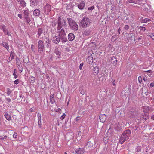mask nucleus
Segmentation results:
<instances>
[{
    "instance_id": "f257e3e1",
    "label": "nucleus",
    "mask_w": 154,
    "mask_h": 154,
    "mask_svg": "<svg viewBox=\"0 0 154 154\" xmlns=\"http://www.w3.org/2000/svg\"><path fill=\"white\" fill-rule=\"evenodd\" d=\"M131 134L130 130L127 129L122 134L120 138L119 142L121 144H123L125 141L128 139Z\"/></svg>"
},
{
    "instance_id": "f03ea898",
    "label": "nucleus",
    "mask_w": 154,
    "mask_h": 154,
    "mask_svg": "<svg viewBox=\"0 0 154 154\" xmlns=\"http://www.w3.org/2000/svg\"><path fill=\"white\" fill-rule=\"evenodd\" d=\"M67 20L70 28L74 31L78 30V26L74 20L71 18H67Z\"/></svg>"
},
{
    "instance_id": "7ed1b4c3",
    "label": "nucleus",
    "mask_w": 154,
    "mask_h": 154,
    "mask_svg": "<svg viewBox=\"0 0 154 154\" xmlns=\"http://www.w3.org/2000/svg\"><path fill=\"white\" fill-rule=\"evenodd\" d=\"M80 23L82 28H86L90 25L91 20L88 17H84L81 20Z\"/></svg>"
},
{
    "instance_id": "20e7f679",
    "label": "nucleus",
    "mask_w": 154,
    "mask_h": 154,
    "mask_svg": "<svg viewBox=\"0 0 154 154\" xmlns=\"http://www.w3.org/2000/svg\"><path fill=\"white\" fill-rule=\"evenodd\" d=\"M57 29L58 31L61 30L63 27L66 26V21L63 18L59 17L57 20Z\"/></svg>"
},
{
    "instance_id": "39448f33",
    "label": "nucleus",
    "mask_w": 154,
    "mask_h": 154,
    "mask_svg": "<svg viewBox=\"0 0 154 154\" xmlns=\"http://www.w3.org/2000/svg\"><path fill=\"white\" fill-rule=\"evenodd\" d=\"M59 31V37L63 42H65L67 41L66 36L63 28Z\"/></svg>"
},
{
    "instance_id": "423d86ee",
    "label": "nucleus",
    "mask_w": 154,
    "mask_h": 154,
    "mask_svg": "<svg viewBox=\"0 0 154 154\" xmlns=\"http://www.w3.org/2000/svg\"><path fill=\"white\" fill-rule=\"evenodd\" d=\"M51 8V6L49 4H46L44 7L43 11L47 15H49Z\"/></svg>"
},
{
    "instance_id": "0eeeda50",
    "label": "nucleus",
    "mask_w": 154,
    "mask_h": 154,
    "mask_svg": "<svg viewBox=\"0 0 154 154\" xmlns=\"http://www.w3.org/2000/svg\"><path fill=\"white\" fill-rule=\"evenodd\" d=\"M38 51L41 53L43 52L44 50V46L43 42L41 40H39L38 44Z\"/></svg>"
},
{
    "instance_id": "6e6552de",
    "label": "nucleus",
    "mask_w": 154,
    "mask_h": 154,
    "mask_svg": "<svg viewBox=\"0 0 154 154\" xmlns=\"http://www.w3.org/2000/svg\"><path fill=\"white\" fill-rule=\"evenodd\" d=\"M51 39L53 42L56 44H58L60 41L59 36L56 35H52Z\"/></svg>"
},
{
    "instance_id": "1a4fd4ad",
    "label": "nucleus",
    "mask_w": 154,
    "mask_h": 154,
    "mask_svg": "<svg viewBox=\"0 0 154 154\" xmlns=\"http://www.w3.org/2000/svg\"><path fill=\"white\" fill-rule=\"evenodd\" d=\"M16 63L17 64V67L20 71V72H21L23 71V68L22 67L21 64L20 63V60L18 58H17L16 59Z\"/></svg>"
},
{
    "instance_id": "9d476101",
    "label": "nucleus",
    "mask_w": 154,
    "mask_h": 154,
    "mask_svg": "<svg viewBox=\"0 0 154 154\" xmlns=\"http://www.w3.org/2000/svg\"><path fill=\"white\" fill-rule=\"evenodd\" d=\"M85 5V2L83 1H81L78 4L77 6L79 9L83 10L84 8Z\"/></svg>"
},
{
    "instance_id": "9b49d317",
    "label": "nucleus",
    "mask_w": 154,
    "mask_h": 154,
    "mask_svg": "<svg viewBox=\"0 0 154 154\" xmlns=\"http://www.w3.org/2000/svg\"><path fill=\"white\" fill-rule=\"evenodd\" d=\"M99 118L100 121L102 122L103 123L105 122L106 119V116L105 114H103L100 116Z\"/></svg>"
},
{
    "instance_id": "f8f14e48",
    "label": "nucleus",
    "mask_w": 154,
    "mask_h": 154,
    "mask_svg": "<svg viewBox=\"0 0 154 154\" xmlns=\"http://www.w3.org/2000/svg\"><path fill=\"white\" fill-rule=\"evenodd\" d=\"M111 61L112 64L114 66H116L117 63V60L116 58L113 56L111 57Z\"/></svg>"
},
{
    "instance_id": "ddd939ff",
    "label": "nucleus",
    "mask_w": 154,
    "mask_h": 154,
    "mask_svg": "<svg viewBox=\"0 0 154 154\" xmlns=\"http://www.w3.org/2000/svg\"><path fill=\"white\" fill-rule=\"evenodd\" d=\"M40 14V11L38 9H35L33 12V14L34 16L35 17H38Z\"/></svg>"
},
{
    "instance_id": "4468645a",
    "label": "nucleus",
    "mask_w": 154,
    "mask_h": 154,
    "mask_svg": "<svg viewBox=\"0 0 154 154\" xmlns=\"http://www.w3.org/2000/svg\"><path fill=\"white\" fill-rule=\"evenodd\" d=\"M68 38L69 40L72 41L75 38V36L73 33H70L68 35Z\"/></svg>"
},
{
    "instance_id": "2eb2a0df",
    "label": "nucleus",
    "mask_w": 154,
    "mask_h": 154,
    "mask_svg": "<svg viewBox=\"0 0 154 154\" xmlns=\"http://www.w3.org/2000/svg\"><path fill=\"white\" fill-rule=\"evenodd\" d=\"M99 72V68L97 66L95 67L93 69V74L94 75H96Z\"/></svg>"
},
{
    "instance_id": "dca6fc26",
    "label": "nucleus",
    "mask_w": 154,
    "mask_h": 154,
    "mask_svg": "<svg viewBox=\"0 0 154 154\" xmlns=\"http://www.w3.org/2000/svg\"><path fill=\"white\" fill-rule=\"evenodd\" d=\"M75 152L77 154H81L84 153L83 149L79 148L75 150Z\"/></svg>"
},
{
    "instance_id": "f3484780",
    "label": "nucleus",
    "mask_w": 154,
    "mask_h": 154,
    "mask_svg": "<svg viewBox=\"0 0 154 154\" xmlns=\"http://www.w3.org/2000/svg\"><path fill=\"white\" fill-rule=\"evenodd\" d=\"M14 58V53L11 51L10 53V56L7 60L8 62H11Z\"/></svg>"
},
{
    "instance_id": "a211bd4d",
    "label": "nucleus",
    "mask_w": 154,
    "mask_h": 154,
    "mask_svg": "<svg viewBox=\"0 0 154 154\" xmlns=\"http://www.w3.org/2000/svg\"><path fill=\"white\" fill-rule=\"evenodd\" d=\"M4 115L5 116L6 119L10 121L11 120V118L10 115L7 112H4Z\"/></svg>"
},
{
    "instance_id": "6ab92c4d",
    "label": "nucleus",
    "mask_w": 154,
    "mask_h": 154,
    "mask_svg": "<svg viewBox=\"0 0 154 154\" xmlns=\"http://www.w3.org/2000/svg\"><path fill=\"white\" fill-rule=\"evenodd\" d=\"M17 2L21 6L23 7L26 6V3L24 0H17Z\"/></svg>"
},
{
    "instance_id": "aec40b11",
    "label": "nucleus",
    "mask_w": 154,
    "mask_h": 154,
    "mask_svg": "<svg viewBox=\"0 0 154 154\" xmlns=\"http://www.w3.org/2000/svg\"><path fill=\"white\" fill-rule=\"evenodd\" d=\"M50 102L51 104H53L54 103L55 100L53 94H51L50 97Z\"/></svg>"
},
{
    "instance_id": "412c9836",
    "label": "nucleus",
    "mask_w": 154,
    "mask_h": 154,
    "mask_svg": "<svg viewBox=\"0 0 154 154\" xmlns=\"http://www.w3.org/2000/svg\"><path fill=\"white\" fill-rule=\"evenodd\" d=\"M39 2L38 0H31V4L34 6H36L38 5Z\"/></svg>"
},
{
    "instance_id": "4be33fe9",
    "label": "nucleus",
    "mask_w": 154,
    "mask_h": 154,
    "mask_svg": "<svg viewBox=\"0 0 154 154\" xmlns=\"http://www.w3.org/2000/svg\"><path fill=\"white\" fill-rule=\"evenodd\" d=\"M24 17L29 16V10L27 8H26L23 11Z\"/></svg>"
},
{
    "instance_id": "5701e85b",
    "label": "nucleus",
    "mask_w": 154,
    "mask_h": 154,
    "mask_svg": "<svg viewBox=\"0 0 154 154\" xmlns=\"http://www.w3.org/2000/svg\"><path fill=\"white\" fill-rule=\"evenodd\" d=\"M24 17L25 22L28 23H29L31 20L29 16H26Z\"/></svg>"
},
{
    "instance_id": "b1692460",
    "label": "nucleus",
    "mask_w": 154,
    "mask_h": 154,
    "mask_svg": "<svg viewBox=\"0 0 154 154\" xmlns=\"http://www.w3.org/2000/svg\"><path fill=\"white\" fill-rule=\"evenodd\" d=\"M106 76L105 75H103L99 78V80L102 82L105 81L106 79Z\"/></svg>"
},
{
    "instance_id": "393cba45",
    "label": "nucleus",
    "mask_w": 154,
    "mask_h": 154,
    "mask_svg": "<svg viewBox=\"0 0 154 154\" xmlns=\"http://www.w3.org/2000/svg\"><path fill=\"white\" fill-rule=\"evenodd\" d=\"M43 30L42 28H39L38 29L37 34L40 36L41 34L43 33Z\"/></svg>"
},
{
    "instance_id": "a878e982",
    "label": "nucleus",
    "mask_w": 154,
    "mask_h": 154,
    "mask_svg": "<svg viewBox=\"0 0 154 154\" xmlns=\"http://www.w3.org/2000/svg\"><path fill=\"white\" fill-rule=\"evenodd\" d=\"M147 36L150 37L152 40H154V33H148Z\"/></svg>"
},
{
    "instance_id": "bb28decb",
    "label": "nucleus",
    "mask_w": 154,
    "mask_h": 154,
    "mask_svg": "<svg viewBox=\"0 0 154 154\" xmlns=\"http://www.w3.org/2000/svg\"><path fill=\"white\" fill-rule=\"evenodd\" d=\"M29 80L30 83H33L35 82V79L34 77L31 76Z\"/></svg>"
},
{
    "instance_id": "cd10ccee",
    "label": "nucleus",
    "mask_w": 154,
    "mask_h": 154,
    "mask_svg": "<svg viewBox=\"0 0 154 154\" xmlns=\"http://www.w3.org/2000/svg\"><path fill=\"white\" fill-rule=\"evenodd\" d=\"M2 45L5 47L8 50L9 47L8 44L5 42H3L2 43Z\"/></svg>"
},
{
    "instance_id": "c85d7f7f",
    "label": "nucleus",
    "mask_w": 154,
    "mask_h": 154,
    "mask_svg": "<svg viewBox=\"0 0 154 154\" xmlns=\"http://www.w3.org/2000/svg\"><path fill=\"white\" fill-rule=\"evenodd\" d=\"M118 38V36L116 35L112 36L111 38V41L113 42H114Z\"/></svg>"
},
{
    "instance_id": "c756f323",
    "label": "nucleus",
    "mask_w": 154,
    "mask_h": 154,
    "mask_svg": "<svg viewBox=\"0 0 154 154\" xmlns=\"http://www.w3.org/2000/svg\"><path fill=\"white\" fill-rule=\"evenodd\" d=\"M150 19L149 18H145L143 20V22L145 23H146L147 22H150Z\"/></svg>"
},
{
    "instance_id": "7c9ffc66",
    "label": "nucleus",
    "mask_w": 154,
    "mask_h": 154,
    "mask_svg": "<svg viewBox=\"0 0 154 154\" xmlns=\"http://www.w3.org/2000/svg\"><path fill=\"white\" fill-rule=\"evenodd\" d=\"M126 3L127 4H129L131 3H135V2L134 0H127L126 1Z\"/></svg>"
},
{
    "instance_id": "2f4dec72",
    "label": "nucleus",
    "mask_w": 154,
    "mask_h": 154,
    "mask_svg": "<svg viewBox=\"0 0 154 154\" xmlns=\"http://www.w3.org/2000/svg\"><path fill=\"white\" fill-rule=\"evenodd\" d=\"M46 40L45 41V42L47 44V46H48V44H50V40L49 38H45Z\"/></svg>"
},
{
    "instance_id": "473e14b6",
    "label": "nucleus",
    "mask_w": 154,
    "mask_h": 154,
    "mask_svg": "<svg viewBox=\"0 0 154 154\" xmlns=\"http://www.w3.org/2000/svg\"><path fill=\"white\" fill-rule=\"evenodd\" d=\"M94 6H93L91 7L88 8V11L89 12H90L93 10L94 9Z\"/></svg>"
},
{
    "instance_id": "72a5a7b5",
    "label": "nucleus",
    "mask_w": 154,
    "mask_h": 154,
    "mask_svg": "<svg viewBox=\"0 0 154 154\" xmlns=\"http://www.w3.org/2000/svg\"><path fill=\"white\" fill-rule=\"evenodd\" d=\"M138 28L139 29L143 31H145L146 30V28L144 26H140L138 27Z\"/></svg>"
},
{
    "instance_id": "f704fd0d",
    "label": "nucleus",
    "mask_w": 154,
    "mask_h": 154,
    "mask_svg": "<svg viewBox=\"0 0 154 154\" xmlns=\"http://www.w3.org/2000/svg\"><path fill=\"white\" fill-rule=\"evenodd\" d=\"M38 117V120H41V113L40 112H38L37 114Z\"/></svg>"
},
{
    "instance_id": "c9c22d12",
    "label": "nucleus",
    "mask_w": 154,
    "mask_h": 154,
    "mask_svg": "<svg viewBox=\"0 0 154 154\" xmlns=\"http://www.w3.org/2000/svg\"><path fill=\"white\" fill-rule=\"evenodd\" d=\"M7 137L6 136H0V139L1 140H4L7 139Z\"/></svg>"
},
{
    "instance_id": "e433bc0d",
    "label": "nucleus",
    "mask_w": 154,
    "mask_h": 154,
    "mask_svg": "<svg viewBox=\"0 0 154 154\" xmlns=\"http://www.w3.org/2000/svg\"><path fill=\"white\" fill-rule=\"evenodd\" d=\"M7 94L9 96L11 93L12 91L9 88H7Z\"/></svg>"
},
{
    "instance_id": "4c0bfd02",
    "label": "nucleus",
    "mask_w": 154,
    "mask_h": 154,
    "mask_svg": "<svg viewBox=\"0 0 154 154\" xmlns=\"http://www.w3.org/2000/svg\"><path fill=\"white\" fill-rule=\"evenodd\" d=\"M141 148L140 146H138L136 149V152H139L141 151Z\"/></svg>"
},
{
    "instance_id": "58836bf2",
    "label": "nucleus",
    "mask_w": 154,
    "mask_h": 154,
    "mask_svg": "<svg viewBox=\"0 0 154 154\" xmlns=\"http://www.w3.org/2000/svg\"><path fill=\"white\" fill-rule=\"evenodd\" d=\"M38 124L39 128H41L42 125L41 120H38Z\"/></svg>"
},
{
    "instance_id": "ea45409f",
    "label": "nucleus",
    "mask_w": 154,
    "mask_h": 154,
    "mask_svg": "<svg viewBox=\"0 0 154 154\" xmlns=\"http://www.w3.org/2000/svg\"><path fill=\"white\" fill-rule=\"evenodd\" d=\"M1 28L3 29V31H5V30L6 29L5 28V26L4 25H2L1 27Z\"/></svg>"
},
{
    "instance_id": "a19ab883",
    "label": "nucleus",
    "mask_w": 154,
    "mask_h": 154,
    "mask_svg": "<svg viewBox=\"0 0 154 154\" xmlns=\"http://www.w3.org/2000/svg\"><path fill=\"white\" fill-rule=\"evenodd\" d=\"M138 81L139 83L141 84L142 82V79L140 76H139L138 77Z\"/></svg>"
},
{
    "instance_id": "79ce46f5",
    "label": "nucleus",
    "mask_w": 154,
    "mask_h": 154,
    "mask_svg": "<svg viewBox=\"0 0 154 154\" xmlns=\"http://www.w3.org/2000/svg\"><path fill=\"white\" fill-rule=\"evenodd\" d=\"M129 27L128 25H125L124 26V29L126 30H128L129 29Z\"/></svg>"
},
{
    "instance_id": "37998d69",
    "label": "nucleus",
    "mask_w": 154,
    "mask_h": 154,
    "mask_svg": "<svg viewBox=\"0 0 154 154\" xmlns=\"http://www.w3.org/2000/svg\"><path fill=\"white\" fill-rule=\"evenodd\" d=\"M17 133L14 132L13 135V137L14 138H16L17 137Z\"/></svg>"
},
{
    "instance_id": "c03bdc74",
    "label": "nucleus",
    "mask_w": 154,
    "mask_h": 154,
    "mask_svg": "<svg viewBox=\"0 0 154 154\" xmlns=\"http://www.w3.org/2000/svg\"><path fill=\"white\" fill-rule=\"evenodd\" d=\"M5 31H3V32H4L5 33V34H7L8 35H10V34L9 33V32H8L6 29H5Z\"/></svg>"
},
{
    "instance_id": "a18cd8bd",
    "label": "nucleus",
    "mask_w": 154,
    "mask_h": 154,
    "mask_svg": "<svg viewBox=\"0 0 154 154\" xmlns=\"http://www.w3.org/2000/svg\"><path fill=\"white\" fill-rule=\"evenodd\" d=\"M55 53L57 55H60V52L57 50H56L55 51Z\"/></svg>"
},
{
    "instance_id": "49530a36",
    "label": "nucleus",
    "mask_w": 154,
    "mask_h": 154,
    "mask_svg": "<svg viewBox=\"0 0 154 154\" xmlns=\"http://www.w3.org/2000/svg\"><path fill=\"white\" fill-rule=\"evenodd\" d=\"M83 65V63H81L79 66V69L82 70Z\"/></svg>"
},
{
    "instance_id": "de8ad7c7",
    "label": "nucleus",
    "mask_w": 154,
    "mask_h": 154,
    "mask_svg": "<svg viewBox=\"0 0 154 154\" xmlns=\"http://www.w3.org/2000/svg\"><path fill=\"white\" fill-rule=\"evenodd\" d=\"M112 82L113 85L115 86L116 85L115 80L112 79Z\"/></svg>"
},
{
    "instance_id": "09e8293b",
    "label": "nucleus",
    "mask_w": 154,
    "mask_h": 154,
    "mask_svg": "<svg viewBox=\"0 0 154 154\" xmlns=\"http://www.w3.org/2000/svg\"><path fill=\"white\" fill-rule=\"evenodd\" d=\"M65 116H66L65 114V113H63V114L61 117V118H60L61 119V120L63 119L65 117Z\"/></svg>"
},
{
    "instance_id": "8fccbe9b",
    "label": "nucleus",
    "mask_w": 154,
    "mask_h": 154,
    "mask_svg": "<svg viewBox=\"0 0 154 154\" xmlns=\"http://www.w3.org/2000/svg\"><path fill=\"white\" fill-rule=\"evenodd\" d=\"M14 83L15 84H16V85L18 84L19 83V80L18 79L16 80L14 82Z\"/></svg>"
},
{
    "instance_id": "3c124183",
    "label": "nucleus",
    "mask_w": 154,
    "mask_h": 154,
    "mask_svg": "<svg viewBox=\"0 0 154 154\" xmlns=\"http://www.w3.org/2000/svg\"><path fill=\"white\" fill-rule=\"evenodd\" d=\"M86 145H89L91 146H92V143L91 142H88L87 143Z\"/></svg>"
},
{
    "instance_id": "603ef678",
    "label": "nucleus",
    "mask_w": 154,
    "mask_h": 154,
    "mask_svg": "<svg viewBox=\"0 0 154 154\" xmlns=\"http://www.w3.org/2000/svg\"><path fill=\"white\" fill-rule=\"evenodd\" d=\"M6 99L8 102H10L11 101V99L10 98H6Z\"/></svg>"
},
{
    "instance_id": "864d4df0",
    "label": "nucleus",
    "mask_w": 154,
    "mask_h": 154,
    "mask_svg": "<svg viewBox=\"0 0 154 154\" xmlns=\"http://www.w3.org/2000/svg\"><path fill=\"white\" fill-rule=\"evenodd\" d=\"M13 75L14 78L16 79L17 77V75L14 73H13Z\"/></svg>"
},
{
    "instance_id": "5fc2aeb1",
    "label": "nucleus",
    "mask_w": 154,
    "mask_h": 154,
    "mask_svg": "<svg viewBox=\"0 0 154 154\" xmlns=\"http://www.w3.org/2000/svg\"><path fill=\"white\" fill-rule=\"evenodd\" d=\"M18 16L20 19H22V14H18Z\"/></svg>"
},
{
    "instance_id": "6e6d98bb",
    "label": "nucleus",
    "mask_w": 154,
    "mask_h": 154,
    "mask_svg": "<svg viewBox=\"0 0 154 154\" xmlns=\"http://www.w3.org/2000/svg\"><path fill=\"white\" fill-rule=\"evenodd\" d=\"M31 50L33 51H34V47L33 46V45H31Z\"/></svg>"
},
{
    "instance_id": "4d7b16f0",
    "label": "nucleus",
    "mask_w": 154,
    "mask_h": 154,
    "mask_svg": "<svg viewBox=\"0 0 154 154\" xmlns=\"http://www.w3.org/2000/svg\"><path fill=\"white\" fill-rule=\"evenodd\" d=\"M19 97L20 98H21L22 97V98L24 97V96H23V95H22V93H20Z\"/></svg>"
},
{
    "instance_id": "13d9d810",
    "label": "nucleus",
    "mask_w": 154,
    "mask_h": 154,
    "mask_svg": "<svg viewBox=\"0 0 154 154\" xmlns=\"http://www.w3.org/2000/svg\"><path fill=\"white\" fill-rule=\"evenodd\" d=\"M150 86L152 87L154 86V82H152L150 84Z\"/></svg>"
},
{
    "instance_id": "bf43d9fd",
    "label": "nucleus",
    "mask_w": 154,
    "mask_h": 154,
    "mask_svg": "<svg viewBox=\"0 0 154 154\" xmlns=\"http://www.w3.org/2000/svg\"><path fill=\"white\" fill-rule=\"evenodd\" d=\"M121 29L120 28H119L118 30V33L119 34V35L120 33V31Z\"/></svg>"
},
{
    "instance_id": "052dcab7",
    "label": "nucleus",
    "mask_w": 154,
    "mask_h": 154,
    "mask_svg": "<svg viewBox=\"0 0 154 154\" xmlns=\"http://www.w3.org/2000/svg\"><path fill=\"white\" fill-rule=\"evenodd\" d=\"M146 72H148V73H152V72H153L151 70H149L147 71H145Z\"/></svg>"
},
{
    "instance_id": "680f3d73",
    "label": "nucleus",
    "mask_w": 154,
    "mask_h": 154,
    "mask_svg": "<svg viewBox=\"0 0 154 154\" xmlns=\"http://www.w3.org/2000/svg\"><path fill=\"white\" fill-rule=\"evenodd\" d=\"M30 111L31 112H34V109L33 108H31L30 109Z\"/></svg>"
},
{
    "instance_id": "e2e57ef3",
    "label": "nucleus",
    "mask_w": 154,
    "mask_h": 154,
    "mask_svg": "<svg viewBox=\"0 0 154 154\" xmlns=\"http://www.w3.org/2000/svg\"><path fill=\"white\" fill-rule=\"evenodd\" d=\"M81 94L82 95H84L85 94V91H81L80 92Z\"/></svg>"
},
{
    "instance_id": "0e129e2a",
    "label": "nucleus",
    "mask_w": 154,
    "mask_h": 154,
    "mask_svg": "<svg viewBox=\"0 0 154 154\" xmlns=\"http://www.w3.org/2000/svg\"><path fill=\"white\" fill-rule=\"evenodd\" d=\"M148 116H145L144 117V119L146 120L148 119Z\"/></svg>"
},
{
    "instance_id": "69168bd1",
    "label": "nucleus",
    "mask_w": 154,
    "mask_h": 154,
    "mask_svg": "<svg viewBox=\"0 0 154 154\" xmlns=\"http://www.w3.org/2000/svg\"><path fill=\"white\" fill-rule=\"evenodd\" d=\"M141 37H138L137 39L138 40H140L141 39Z\"/></svg>"
},
{
    "instance_id": "338daca9",
    "label": "nucleus",
    "mask_w": 154,
    "mask_h": 154,
    "mask_svg": "<svg viewBox=\"0 0 154 154\" xmlns=\"http://www.w3.org/2000/svg\"><path fill=\"white\" fill-rule=\"evenodd\" d=\"M151 118L153 120H154V115H153L151 117Z\"/></svg>"
},
{
    "instance_id": "774afa93",
    "label": "nucleus",
    "mask_w": 154,
    "mask_h": 154,
    "mask_svg": "<svg viewBox=\"0 0 154 154\" xmlns=\"http://www.w3.org/2000/svg\"><path fill=\"white\" fill-rule=\"evenodd\" d=\"M79 117H77L76 118V121H78L79 120Z\"/></svg>"
}]
</instances>
